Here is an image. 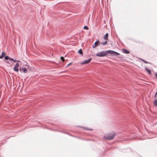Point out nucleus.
<instances>
[{
	"label": "nucleus",
	"mask_w": 157,
	"mask_h": 157,
	"mask_svg": "<svg viewBox=\"0 0 157 157\" xmlns=\"http://www.w3.org/2000/svg\"><path fill=\"white\" fill-rule=\"evenodd\" d=\"M9 57L7 56H6L4 58L6 60H9Z\"/></svg>",
	"instance_id": "15"
},
{
	"label": "nucleus",
	"mask_w": 157,
	"mask_h": 157,
	"mask_svg": "<svg viewBox=\"0 0 157 157\" xmlns=\"http://www.w3.org/2000/svg\"><path fill=\"white\" fill-rule=\"evenodd\" d=\"M2 56L4 57V56L5 55L6 53L5 52H2L1 53Z\"/></svg>",
	"instance_id": "17"
},
{
	"label": "nucleus",
	"mask_w": 157,
	"mask_h": 157,
	"mask_svg": "<svg viewBox=\"0 0 157 157\" xmlns=\"http://www.w3.org/2000/svg\"><path fill=\"white\" fill-rule=\"evenodd\" d=\"M7 63H9V62L8 61H6V62Z\"/></svg>",
	"instance_id": "26"
},
{
	"label": "nucleus",
	"mask_w": 157,
	"mask_h": 157,
	"mask_svg": "<svg viewBox=\"0 0 157 157\" xmlns=\"http://www.w3.org/2000/svg\"><path fill=\"white\" fill-rule=\"evenodd\" d=\"M140 60H141L143 62H144V63H147H147H148L147 62V61H145V60H144V59H140Z\"/></svg>",
	"instance_id": "14"
},
{
	"label": "nucleus",
	"mask_w": 157,
	"mask_h": 157,
	"mask_svg": "<svg viewBox=\"0 0 157 157\" xmlns=\"http://www.w3.org/2000/svg\"><path fill=\"white\" fill-rule=\"evenodd\" d=\"M123 52L124 53L128 54L130 53V52L127 49H123L122 50Z\"/></svg>",
	"instance_id": "6"
},
{
	"label": "nucleus",
	"mask_w": 157,
	"mask_h": 157,
	"mask_svg": "<svg viewBox=\"0 0 157 157\" xmlns=\"http://www.w3.org/2000/svg\"><path fill=\"white\" fill-rule=\"evenodd\" d=\"M60 59L63 62L64 61V58L63 57H61Z\"/></svg>",
	"instance_id": "16"
},
{
	"label": "nucleus",
	"mask_w": 157,
	"mask_h": 157,
	"mask_svg": "<svg viewBox=\"0 0 157 157\" xmlns=\"http://www.w3.org/2000/svg\"><path fill=\"white\" fill-rule=\"evenodd\" d=\"M107 44V41H105V42H102L101 43V44L103 45H106Z\"/></svg>",
	"instance_id": "13"
},
{
	"label": "nucleus",
	"mask_w": 157,
	"mask_h": 157,
	"mask_svg": "<svg viewBox=\"0 0 157 157\" xmlns=\"http://www.w3.org/2000/svg\"><path fill=\"white\" fill-rule=\"evenodd\" d=\"M13 61L14 62H16L17 61V60L14 59V60H13Z\"/></svg>",
	"instance_id": "24"
},
{
	"label": "nucleus",
	"mask_w": 157,
	"mask_h": 157,
	"mask_svg": "<svg viewBox=\"0 0 157 157\" xmlns=\"http://www.w3.org/2000/svg\"><path fill=\"white\" fill-rule=\"evenodd\" d=\"M26 67H27V69H29L30 70H31V67H30L29 65L26 64Z\"/></svg>",
	"instance_id": "11"
},
{
	"label": "nucleus",
	"mask_w": 157,
	"mask_h": 157,
	"mask_svg": "<svg viewBox=\"0 0 157 157\" xmlns=\"http://www.w3.org/2000/svg\"><path fill=\"white\" fill-rule=\"evenodd\" d=\"M20 71H23V72L24 73H25L27 71V67L26 68H20Z\"/></svg>",
	"instance_id": "7"
},
{
	"label": "nucleus",
	"mask_w": 157,
	"mask_h": 157,
	"mask_svg": "<svg viewBox=\"0 0 157 157\" xmlns=\"http://www.w3.org/2000/svg\"><path fill=\"white\" fill-rule=\"evenodd\" d=\"M17 62H20V61H19V60H17Z\"/></svg>",
	"instance_id": "27"
},
{
	"label": "nucleus",
	"mask_w": 157,
	"mask_h": 157,
	"mask_svg": "<svg viewBox=\"0 0 157 157\" xmlns=\"http://www.w3.org/2000/svg\"><path fill=\"white\" fill-rule=\"evenodd\" d=\"M116 133L114 132L109 133L104 136V138L107 140H111L114 138Z\"/></svg>",
	"instance_id": "2"
},
{
	"label": "nucleus",
	"mask_w": 157,
	"mask_h": 157,
	"mask_svg": "<svg viewBox=\"0 0 157 157\" xmlns=\"http://www.w3.org/2000/svg\"><path fill=\"white\" fill-rule=\"evenodd\" d=\"M92 59L90 58L88 60H86L81 63V65L87 64L89 63L91 61Z\"/></svg>",
	"instance_id": "4"
},
{
	"label": "nucleus",
	"mask_w": 157,
	"mask_h": 157,
	"mask_svg": "<svg viewBox=\"0 0 157 157\" xmlns=\"http://www.w3.org/2000/svg\"><path fill=\"white\" fill-rule=\"evenodd\" d=\"M108 54L114 55L117 56L120 55L118 53L112 50L102 51L98 52L96 54V56L98 57H104L107 56Z\"/></svg>",
	"instance_id": "1"
},
{
	"label": "nucleus",
	"mask_w": 157,
	"mask_h": 157,
	"mask_svg": "<svg viewBox=\"0 0 157 157\" xmlns=\"http://www.w3.org/2000/svg\"><path fill=\"white\" fill-rule=\"evenodd\" d=\"M83 29H85L88 30L89 29V28L87 26H85L84 27Z\"/></svg>",
	"instance_id": "18"
},
{
	"label": "nucleus",
	"mask_w": 157,
	"mask_h": 157,
	"mask_svg": "<svg viewBox=\"0 0 157 157\" xmlns=\"http://www.w3.org/2000/svg\"><path fill=\"white\" fill-rule=\"evenodd\" d=\"M154 104L155 106H157V99L154 100Z\"/></svg>",
	"instance_id": "12"
},
{
	"label": "nucleus",
	"mask_w": 157,
	"mask_h": 157,
	"mask_svg": "<svg viewBox=\"0 0 157 157\" xmlns=\"http://www.w3.org/2000/svg\"><path fill=\"white\" fill-rule=\"evenodd\" d=\"M109 36V34L108 33H106V34L104 36L103 39L104 40H108V37Z\"/></svg>",
	"instance_id": "8"
},
{
	"label": "nucleus",
	"mask_w": 157,
	"mask_h": 157,
	"mask_svg": "<svg viewBox=\"0 0 157 157\" xmlns=\"http://www.w3.org/2000/svg\"><path fill=\"white\" fill-rule=\"evenodd\" d=\"M71 64H72V63H69V64H68L67 65V66H69V65H71Z\"/></svg>",
	"instance_id": "22"
},
{
	"label": "nucleus",
	"mask_w": 157,
	"mask_h": 157,
	"mask_svg": "<svg viewBox=\"0 0 157 157\" xmlns=\"http://www.w3.org/2000/svg\"><path fill=\"white\" fill-rule=\"evenodd\" d=\"M145 69L147 71L148 73L150 75L151 74V70H149L147 67H146L145 68Z\"/></svg>",
	"instance_id": "9"
},
{
	"label": "nucleus",
	"mask_w": 157,
	"mask_h": 157,
	"mask_svg": "<svg viewBox=\"0 0 157 157\" xmlns=\"http://www.w3.org/2000/svg\"><path fill=\"white\" fill-rule=\"evenodd\" d=\"M19 64L18 63H17L13 68L14 71H15L18 72L19 71Z\"/></svg>",
	"instance_id": "3"
},
{
	"label": "nucleus",
	"mask_w": 157,
	"mask_h": 157,
	"mask_svg": "<svg viewBox=\"0 0 157 157\" xmlns=\"http://www.w3.org/2000/svg\"><path fill=\"white\" fill-rule=\"evenodd\" d=\"M88 130H90V131H92V130H93V129H88Z\"/></svg>",
	"instance_id": "25"
},
{
	"label": "nucleus",
	"mask_w": 157,
	"mask_h": 157,
	"mask_svg": "<svg viewBox=\"0 0 157 157\" xmlns=\"http://www.w3.org/2000/svg\"><path fill=\"white\" fill-rule=\"evenodd\" d=\"M157 95V92H156V93L155 95V96L154 97L156 98V95Z\"/></svg>",
	"instance_id": "21"
},
{
	"label": "nucleus",
	"mask_w": 157,
	"mask_h": 157,
	"mask_svg": "<svg viewBox=\"0 0 157 157\" xmlns=\"http://www.w3.org/2000/svg\"><path fill=\"white\" fill-rule=\"evenodd\" d=\"M17 62H20V61H19V60H17Z\"/></svg>",
	"instance_id": "28"
},
{
	"label": "nucleus",
	"mask_w": 157,
	"mask_h": 157,
	"mask_svg": "<svg viewBox=\"0 0 157 157\" xmlns=\"http://www.w3.org/2000/svg\"><path fill=\"white\" fill-rule=\"evenodd\" d=\"M3 57V56L2 55L0 56V59H2Z\"/></svg>",
	"instance_id": "20"
},
{
	"label": "nucleus",
	"mask_w": 157,
	"mask_h": 157,
	"mask_svg": "<svg viewBox=\"0 0 157 157\" xmlns=\"http://www.w3.org/2000/svg\"><path fill=\"white\" fill-rule=\"evenodd\" d=\"M9 60H10V61H13V60H14V59L11 58H10L9 57Z\"/></svg>",
	"instance_id": "19"
},
{
	"label": "nucleus",
	"mask_w": 157,
	"mask_h": 157,
	"mask_svg": "<svg viewBox=\"0 0 157 157\" xmlns=\"http://www.w3.org/2000/svg\"><path fill=\"white\" fill-rule=\"evenodd\" d=\"M78 52L81 54V55H83V52L82 51V49H80Z\"/></svg>",
	"instance_id": "10"
},
{
	"label": "nucleus",
	"mask_w": 157,
	"mask_h": 157,
	"mask_svg": "<svg viewBox=\"0 0 157 157\" xmlns=\"http://www.w3.org/2000/svg\"><path fill=\"white\" fill-rule=\"evenodd\" d=\"M100 42L98 41V40L96 41L94 45H93L92 46V47L93 48H95L96 47H97L98 45H99L100 44Z\"/></svg>",
	"instance_id": "5"
},
{
	"label": "nucleus",
	"mask_w": 157,
	"mask_h": 157,
	"mask_svg": "<svg viewBox=\"0 0 157 157\" xmlns=\"http://www.w3.org/2000/svg\"><path fill=\"white\" fill-rule=\"evenodd\" d=\"M155 75L156 77H157V73H156L155 74Z\"/></svg>",
	"instance_id": "23"
}]
</instances>
